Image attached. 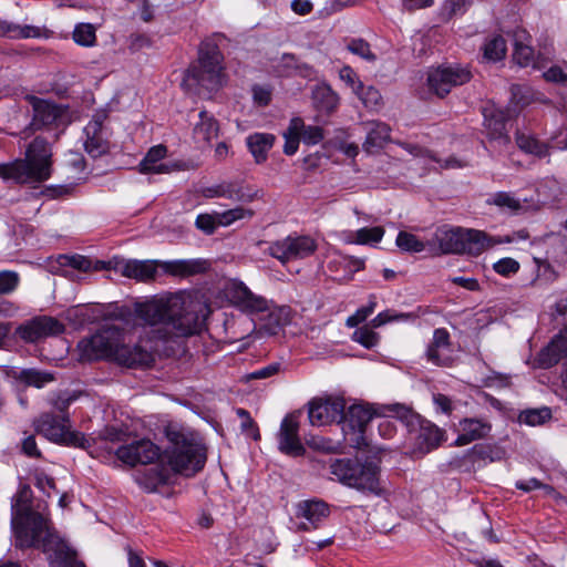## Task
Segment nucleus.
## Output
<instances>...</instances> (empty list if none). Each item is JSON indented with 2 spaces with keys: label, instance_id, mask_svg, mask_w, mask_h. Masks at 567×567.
Listing matches in <instances>:
<instances>
[{
  "label": "nucleus",
  "instance_id": "obj_21",
  "mask_svg": "<svg viewBox=\"0 0 567 567\" xmlns=\"http://www.w3.org/2000/svg\"><path fill=\"white\" fill-rule=\"evenodd\" d=\"M429 245L437 247L441 254H463V229L462 228H437Z\"/></svg>",
  "mask_w": 567,
  "mask_h": 567
},
{
  "label": "nucleus",
  "instance_id": "obj_46",
  "mask_svg": "<svg viewBox=\"0 0 567 567\" xmlns=\"http://www.w3.org/2000/svg\"><path fill=\"white\" fill-rule=\"evenodd\" d=\"M551 417V411L548 408L527 410L519 415L522 423L536 426L545 423Z\"/></svg>",
  "mask_w": 567,
  "mask_h": 567
},
{
  "label": "nucleus",
  "instance_id": "obj_37",
  "mask_svg": "<svg viewBox=\"0 0 567 567\" xmlns=\"http://www.w3.org/2000/svg\"><path fill=\"white\" fill-rule=\"evenodd\" d=\"M354 461L350 458L333 460L330 465L331 480L337 481L346 486L358 485L353 480Z\"/></svg>",
  "mask_w": 567,
  "mask_h": 567
},
{
  "label": "nucleus",
  "instance_id": "obj_27",
  "mask_svg": "<svg viewBox=\"0 0 567 567\" xmlns=\"http://www.w3.org/2000/svg\"><path fill=\"white\" fill-rule=\"evenodd\" d=\"M492 425L482 419H464L460 422L461 434L455 444L457 446L466 445L473 441L484 439L491 432Z\"/></svg>",
  "mask_w": 567,
  "mask_h": 567
},
{
  "label": "nucleus",
  "instance_id": "obj_25",
  "mask_svg": "<svg viewBox=\"0 0 567 567\" xmlns=\"http://www.w3.org/2000/svg\"><path fill=\"white\" fill-rule=\"evenodd\" d=\"M365 140L362 144L367 153H373L391 142V127L381 121H368L362 124Z\"/></svg>",
  "mask_w": 567,
  "mask_h": 567
},
{
  "label": "nucleus",
  "instance_id": "obj_42",
  "mask_svg": "<svg viewBox=\"0 0 567 567\" xmlns=\"http://www.w3.org/2000/svg\"><path fill=\"white\" fill-rule=\"evenodd\" d=\"M384 236V229L380 226L375 227H363L358 229L353 234V239L351 240L354 244L359 245H372L378 244Z\"/></svg>",
  "mask_w": 567,
  "mask_h": 567
},
{
  "label": "nucleus",
  "instance_id": "obj_34",
  "mask_svg": "<svg viewBox=\"0 0 567 567\" xmlns=\"http://www.w3.org/2000/svg\"><path fill=\"white\" fill-rule=\"evenodd\" d=\"M488 205H495L502 210H508L514 214L525 212L530 207L527 199L520 200L514 194L508 192H497L491 195L486 200Z\"/></svg>",
  "mask_w": 567,
  "mask_h": 567
},
{
  "label": "nucleus",
  "instance_id": "obj_48",
  "mask_svg": "<svg viewBox=\"0 0 567 567\" xmlns=\"http://www.w3.org/2000/svg\"><path fill=\"white\" fill-rule=\"evenodd\" d=\"M347 49L351 53H353L369 62H373L377 59L375 54L371 51L370 44L363 39L350 40L347 44Z\"/></svg>",
  "mask_w": 567,
  "mask_h": 567
},
{
  "label": "nucleus",
  "instance_id": "obj_63",
  "mask_svg": "<svg viewBox=\"0 0 567 567\" xmlns=\"http://www.w3.org/2000/svg\"><path fill=\"white\" fill-rule=\"evenodd\" d=\"M433 403L435 405L436 411L442 412L444 414H451L453 411L452 400L445 394L434 393Z\"/></svg>",
  "mask_w": 567,
  "mask_h": 567
},
{
  "label": "nucleus",
  "instance_id": "obj_31",
  "mask_svg": "<svg viewBox=\"0 0 567 567\" xmlns=\"http://www.w3.org/2000/svg\"><path fill=\"white\" fill-rule=\"evenodd\" d=\"M56 262L61 268H71L74 270H80L83 272L90 271H100L103 269H109V265L105 261L96 260L93 262L87 257L81 255H60L56 259Z\"/></svg>",
  "mask_w": 567,
  "mask_h": 567
},
{
  "label": "nucleus",
  "instance_id": "obj_44",
  "mask_svg": "<svg viewBox=\"0 0 567 567\" xmlns=\"http://www.w3.org/2000/svg\"><path fill=\"white\" fill-rule=\"evenodd\" d=\"M395 244L401 250L406 252H421L425 249V244L408 231H400Z\"/></svg>",
  "mask_w": 567,
  "mask_h": 567
},
{
  "label": "nucleus",
  "instance_id": "obj_35",
  "mask_svg": "<svg viewBox=\"0 0 567 567\" xmlns=\"http://www.w3.org/2000/svg\"><path fill=\"white\" fill-rule=\"evenodd\" d=\"M8 375L23 382L27 385H32L39 389L54 380L53 374L35 369L12 368L10 371H8Z\"/></svg>",
  "mask_w": 567,
  "mask_h": 567
},
{
  "label": "nucleus",
  "instance_id": "obj_3",
  "mask_svg": "<svg viewBox=\"0 0 567 567\" xmlns=\"http://www.w3.org/2000/svg\"><path fill=\"white\" fill-rule=\"evenodd\" d=\"M166 435L171 445L164 452V460L174 474L190 477L204 468L206 446L196 433L169 427Z\"/></svg>",
  "mask_w": 567,
  "mask_h": 567
},
{
  "label": "nucleus",
  "instance_id": "obj_22",
  "mask_svg": "<svg viewBox=\"0 0 567 567\" xmlns=\"http://www.w3.org/2000/svg\"><path fill=\"white\" fill-rule=\"evenodd\" d=\"M567 355V324L553 338L549 344L537 355V367L548 369Z\"/></svg>",
  "mask_w": 567,
  "mask_h": 567
},
{
  "label": "nucleus",
  "instance_id": "obj_57",
  "mask_svg": "<svg viewBox=\"0 0 567 567\" xmlns=\"http://www.w3.org/2000/svg\"><path fill=\"white\" fill-rule=\"evenodd\" d=\"M238 190L233 189L230 186L218 185L214 188H208L205 193L206 197H226L241 199Z\"/></svg>",
  "mask_w": 567,
  "mask_h": 567
},
{
  "label": "nucleus",
  "instance_id": "obj_28",
  "mask_svg": "<svg viewBox=\"0 0 567 567\" xmlns=\"http://www.w3.org/2000/svg\"><path fill=\"white\" fill-rule=\"evenodd\" d=\"M484 125L487 131V135L492 140H498L504 144L509 141L506 133V114L502 110L494 107L484 110Z\"/></svg>",
  "mask_w": 567,
  "mask_h": 567
},
{
  "label": "nucleus",
  "instance_id": "obj_18",
  "mask_svg": "<svg viewBox=\"0 0 567 567\" xmlns=\"http://www.w3.org/2000/svg\"><path fill=\"white\" fill-rule=\"evenodd\" d=\"M115 454L123 463L135 466L153 463L159 457V449L150 440H140L120 446Z\"/></svg>",
  "mask_w": 567,
  "mask_h": 567
},
{
  "label": "nucleus",
  "instance_id": "obj_9",
  "mask_svg": "<svg viewBox=\"0 0 567 567\" xmlns=\"http://www.w3.org/2000/svg\"><path fill=\"white\" fill-rule=\"evenodd\" d=\"M317 250L316 240L306 235H289L282 239L272 241L267 248L268 255L279 260L282 265L305 259Z\"/></svg>",
  "mask_w": 567,
  "mask_h": 567
},
{
  "label": "nucleus",
  "instance_id": "obj_61",
  "mask_svg": "<svg viewBox=\"0 0 567 567\" xmlns=\"http://www.w3.org/2000/svg\"><path fill=\"white\" fill-rule=\"evenodd\" d=\"M252 97L255 103H257L260 106H266L269 104L271 100V91L266 85H254Z\"/></svg>",
  "mask_w": 567,
  "mask_h": 567
},
{
  "label": "nucleus",
  "instance_id": "obj_60",
  "mask_svg": "<svg viewBox=\"0 0 567 567\" xmlns=\"http://www.w3.org/2000/svg\"><path fill=\"white\" fill-rule=\"evenodd\" d=\"M410 318V315L406 313H394L390 310L380 312L375 318L372 320L373 327L378 328L381 327L388 322L400 320V319H406Z\"/></svg>",
  "mask_w": 567,
  "mask_h": 567
},
{
  "label": "nucleus",
  "instance_id": "obj_41",
  "mask_svg": "<svg viewBox=\"0 0 567 567\" xmlns=\"http://www.w3.org/2000/svg\"><path fill=\"white\" fill-rule=\"evenodd\" d=\"M516 143L523 152L538 157L545 156L548 153V145L538 141L532 134L518 133L516 136Z\"/></svg>",
  "mask_w": 567,
  "mask_h": 567
},
{
  "label": "nucleus",
  "instance_id": "obj_50",
  "mask_svg": "<svg viewBox=\"0 0 567 567\" xmlns=\"http://www.w3.org/2000/svg\"><path fill=\"white\" fill-rule=\"evenodd\" d=\"M236 414L241 420L240 427L248 435L252 436L254 440H258L260 437L258 427L254 420L251 419L249 412L245 409H237Z\"/></svg>",
  "mask_w": 567,
  "mask_h": 567
},
{
  "label": "nucleus",
  "instance_id": "obj_38",
  "mask_svg": "<svg viewBox=\"0 0 567 567\" xmlns=\"http://www.w3.org/2000/svg\"><path fill=\"white\" fill-rule=\"evenodd\" d=\"M312 99L316 106L323 112H332L339 103L337 93L328 85H317L312 91Z\"/></svg>",
  "mask_w": 567,
  "mask_h": 567
},
{
  "label": "nucleus",
  "instance_id": "obj_40",
  "mask_svg": "<svg viewBox=\"0 0 567 567\" xmlns=\"http://www.w3.org/2000/svg\"><path fill=\"white\" fill-rule=\"evenodd\" d=\"M72 39L80 47L92 48L96 44V27L86 22L76 23Z\"/></svg>",
  "mask_w": 567,
  "mask_h": 567
},
{
  "label": "nucleus",
  "instance_id": "obj_14",
  "mask_svg": "<svg viewBox=\"0 0 567 567\" xmlns=\"http://www.w3.org/2000/svg\"><path fill=\"white\" fill-rule=\"evenodd\" d=\"M25 100L32 106L31 126L33 130L51 128L64 122L66 112L60 105L34 95H27Z\"/></svg>",
  "mask_w": 567,
  "mask_h": 567
},
{
  "label": "nucleus",
  "instance_id": "obj_23",
  "mask_svg": "<svg viewBox=\"0 0 567 567\" xmlns=\"http://www.w3.org/2000/svg\"><path fill=\"white\" fill-rule=\"evenodd\" d=\"M259 329L268 336L278 334L291 320L289 307H277L269 301V309L259 313Z\"/></svg>",
  "mask_w": 567,
  "mask_h": 567
},
{
  "label": "nucleus",
  "instance_id": "obj_29",
  "mask_svg": "<svg viewBox=\"0 0 567 567\" xmlns=\"http://www.w3.org/2000/svg\"><path fill=\"white\" fill-rule=\"evenodd\" d=\"M528 38L529 37L525 30H517L514 33L513 61L522 68H538L539 65L535 58L534 50L529 44L525 43Z\"/></svg>",
  "mask_w": 567,
  "mask_h": 567
},
{
  "label": "nucleus",
  "instance_id": "obj_24",
  "mask_svg": "<svg viewBox=\"0 0 567 567\" xmlns=\"http://www.w3.org/2000/svg\"><path fill=\"white\" fill-rule=\"evenodd\" d=\"M451 343L450 333L444 328L435 329L433 339L426 349V358L430 362L436 365L451 364Z\"/></svg>",
  "mask_w": 567,
  "mask_h": 567
},
{
  "label": "nucleus",
  "instance_id": "obj_13",
  "mask_svg": "<svg viewBox=\"0 0 567 567\" xmlns=\"http://www.w3.org/2000/svg\"><path fill=\"white\" fill-rule=\"evenodd\" d=\"M389 406L377 408L370 404H353L347 411L344 409L343 419L340 422L342 423L343 433L346 435L358 433L361 436L373 416L386 415L388 412L393 414Z\"/></svg>",
  "mask_w": 567,
  "mask_h": 567
},
{
  "label": "nucleus",
  "instance_id": "obj_47",
  "mask_svg": "<svg viewBox=\"0 0 567 567\" xmlns=\"http://www.w3.org/2000/svg\"><path fill=\"white\" fill-rule=\"evenodd\" d=\"M254 216V212L251 209H247L244 207H236L223 213H218V223L220 226H229L233 223L245 219V218H251Z\"/></svg>",
  "mask_w": 567,
  "mask_h": 567
},
{
  "label": "nucleus",
  "instance_id": "obj_20",
  "mask_svg": "<svg viewBox=\"0 0 567 567\" xmlns=\"http://www.w3.org/2000/svg\"><path fill=\"white\" fill-rule=\"evenodd\" d=\"M174 473L163 463L140 471L135 475L136 483L147 493L156 492L161 486L171 482Z\"/></svg>",
  "mask_w": 567,
  "mask_h": 567
},
{
  "label": "nucleus",
  "instance_id": "obj_10",
  "mask_svg": "<svg viewBox=\"0 0 567 567\" xmlns=\"http://www.w3.org/2000/svg\"><path fill=\"white\" fill-rule=\"evenodd\" d=\"M472 79L467 66L451 64L427 72V87L439 97H444L455 86L463 85Z\"/></svg>",
  "mask_w": 567,
  "mask_h": 567
},
{
  "label": "nucleus",
  "instance_id": "obj_58",
  "mask_svg": "<svg viewBox=\"0 0 567 567\" xmlns=\"http://www.w3.org/2000/svg\"><path fill=\"white\" fill-rule=\"evenodd\" d=\"M339 76L353 90L354 93L360 87H362V83L359 81L355 72L350 66H343L339 72Z\"/></svg>",
  "mask_w": 567,
  "mask_h": 567
},
{
  "label": "nucleus",
  "instance_id": "obj_49",
  "mask_svg": "<svg viewBox=\"0 0 567 567\" xmlns=\"http://www.w3.org/2000/svg\"><path fill=\"white\" fill-rule=\"evenodd\" d=\"M352 340L370 349L377 346L379 341V334L374 332L371 328L365 326L357 329L353 332Z\"/></svg>",
  "mask_w": 567,
  "mask_h": 567
},
{
  "label": "nucleus",
  "instance_id": "obj_6",
  "mask_svg": "<svg viewBox=\"0 0 567 567\" xmlns=\"http://www.w3.org/2000/svg\"><path fill=\"white\" fill-rule=\"evenodd\" d=\"M221 61L223 55L217 45L203 43L199 49L198 62L187 70L183 84L187 90L195 91L197 94H200L202 90L207 92L218 90L225 82Z\"/></svg>",
  "mask_w": 567,
  "mask_h": 567
},
{
  "label": "nucleus",
  "instance_id": "obj_8",
  "mask_svg": "<svg viewBox=\"0 0 567 567\" xmlns=\"http://www.w3.org/2000/svg\"><path fill=\"white\" fill-rule=\"evenodd\" d=\"M71 399H64L55 402V408L61 412L60 415L43 413L35 422L38 433L55 443H63L72 446H84L85 437L75 431H71L70 420L65 414L71 403Z\"/></svg>",
  "mask_w": 567,
  "mask_h": 567
},
{
  "label": "nucleus",
  "instance_id": "obj_5",
  "mask_svg": "<svg viewBox=\"0 0 567 567\" xmlns=\"http://www.w3.org/2000/svg\"><path fill=\"white\" fill-rule=\"evenodd\" d=\"M51 147L35 137L27 148L25 158L0 165V177L17 183H42L51 176Z\"/></svg>",
  "mask_w": 567,
  "mask_h": 567
},
{
  "label": "nucleus",
  "instance_id": "obj_52",
  "mask_svg": "<svg viewBox=\"0 0 567 567\" xmlns=\"http://www.w3.org/2000/svg\"><path fill=\"white\" fill-rule=\"evenodd\" d=\"M19 285V276L14 271H0V295L13 292Z\"/></svg>",
  "mask_w": 567,
  "mask_h": 567
},
{
  "label": "nucleus",
  "instance_id": "obj_56",
  "mask_svg": "<svg viewBox=\"0 0 567 567\" xmlns=\"http://www.w3.org/2000/svg\"><path fill=\"white\" fill-rule=\"evenodd\" d=\"M493 268L497 274L508 277L519 270V262L513 258H503L496 261Z\"/></svg>",
  "mask_w": 567,
  "mask_h": 567
},
{
  "label": "nucleus",
  "instance_id": "obj_45",
  "mask_svg": "<svg viewBox=\"0 0 567 567\" xmlns=\"http://www.w3.org/2000/svg\"><path fill=\"white\" fill-rule=\"evenodd\" d=\"M355 94L362 101L365 107L370 110H379L382 105V96L373 86H364L360 87Z\"/></svg>",
  "mask_w": 567,
  "mask_h": 567
},
{
  "label": "nucleus",
  "instance_id": "obj_53",
  "mask_svg": "<svg viewBox=\"0 0 567 567\" xmlns=\"http://www.w3.org/2000/svg\"><path fill=\"white\" fill-rule=\"evenodd\" d=\"M323 130L319 126H306L300 131V138L307 145H316L323 140Z\"/></svg>",
  "mask_w": 567,
  "mask_h": 567
},
{
  "label": "nucleus",
  "instance_id": "obj_1",
  "mask_svg": "<svg viewBox=\"0 0 567 567\" xmlns=\"http://www.w3.org/2000/svg\"><path fill=\"white\" fill-rule=\"evenodd\" d=\"M136 316L147 326L146 338L130 347L125 343L123 329L105 326L91 338L79 342L84 360L110 359L126 367L150 365L153 362L154 341H166L175 337H187L197 332L198 316L185 305L182 295L153 298L136 303Z\"/></svg>",
  "mask_w": 567,
  "mask_h": 567
},
{
  "label": "nucleus",
  "instance_id": "obj_39",
  "mask_svg": "<svg viewBox=\"0 0 567 567\" xmlns=\"http://www.w3.org/2000/svg\"><path fill=\"white\" fill-rule=\"evenodd\" d=\"M303 121L300 117H293L286 132L284 133L285 145L284 153L288 156L296 154L299 147L300 131H302Z\"/></svg>",
  "mask_w": 567,
  "mask_h": 567
},
{
  "label": "nucleus",
  "instance_id": "obj_36",
  "mask_svg": "<svg viewBox=\"0 0 567 567\" xmlns=\"http://www.w3.org/2000/svg\"><path fill=\"white\" fill-rule=\"evenodd\" d=\"M219 125L217 121L206 111L199 113V122L194 127V138L196 142L210 143L218 136Z\"/></svg>",
  "mask_w": 567,
  "mask_h": 567
},
{
  "label": "nucleus",
  "instance_id": "obj_19",
  "mask_svg": "<svg viewBox=\"0 0 567 567\" xmlns=\"http://www.w3.org/2000/svg\"><path fill=\"white\" fill-rule=\"evenodd\" d=\"M299 422L296 415L288 414L280 424L278 433V444L280 452L300 456L305 453V447L299 437Z\"/></svg>",
  "mask_w": 567,
  "mask_h": 567
},
{
  "label": "nucleus",
  "instance_id": "obj_64",
  "mask_svg": "<svg viewBox=\"0 0 567 567\" xmlns=\"http://www.w3.org/2000/svg\"><path fill=\"white\" fill-rule=\"evenodd\" d=\"M546 81L559 83L567 86V74L558 66H553L544 73Z\"/></svg>",
  "mask_w": 567,
  "mask_h": 567
},
{
  "label": "nucleus",
  "instance_id": "obj_4",
  "mask_svg": "<svg viewBox=\"0 0 567 567\" xmlns=\"http://www.w3.org/2000/svg\"><path fill=\"white\" fill-rule=\"evenodd\" d=\"M109 269H114L122 276L142 282L154 280L162 268L165 272L174 276H192L204 272L207 269V261L200 259L175 260L158 262L155 260H137L114 258L107 262Z\"/></svg>",
  "mask_w": 567,
  "mask_h": 567
},
{
  "label": "nucleus",
  "instance_id": "obj_11",
  "mask_svg": "<svg viewBox=\"0 0 567 567\" xmlns=\"http://www.w3.org/2000/svg\"><path fill=\"white\" fill-rule=\"evenodd\" d=\"M225 295L234 307L249 316H258L269 309V300L254 293L238 280H231L226 285Z\"/></svg>",
  "mask_w": 567,
  "mask_h": 567
},
{
  "label": "nucleus",
  "instance_id": "obj_54",
  "mask_svg": "<svg viewBox=\"0 0 567 567\" xmlns=\"http://www.w3.org/2000/svg\"><path fill=\"white\" fill-rule=\"evenodd\" d=\"M375 306L377 302L372 298L367 306L358 309L354 315L347 319V326L351 328L359 326L374 311Z\"/></svg>",
  "mask_w": 567,
  "mask_h": 567
},
{
  "label": "nucleus",
  "instance_id": "obj_55",
  "mask_svg": "<svg viewBox=\"0 0 567 567\" xmlns=\"http://www.w3.org/2000/svg\"><path fill=\"white\" fill-rule=\"evenodd\" d=\"M195 225L198 229L203 230L206 234H213L217 226H220L218 223V213L210 214H200L197 216Z\"/></svg>",
  "mask_w": 567,
  "mask_h": 567
},
{
  "label": "nucleus",
  "instance_id": "obj_43",
  "mask_svg": "<svg viewBox=\"0 0 567 567\" xmlns=\"http://www.w3.org/2000/svg\"><path fill=\"white\" fill-rule=\"evenodd\" d=\"M506 54V42L503 37L495 35L484 44V56L491 61L502 60Z\"/></svg>",
  "mask_w": 567,
  "mask_h": 567
},
{
  "label": "nucleus",
  "instance_id": "obj_62",
  "mask_svg": "<svg viewBox=\"0 0 567 567\" xmlns=\"http://www.w3.org/2000/svg\"><path fill=\"white\" fill-rule=\"evenodd\" d=\"M395 143L414 157H422V158H429V159H431V157H432L431 151H429L417 144L400 142V141L395 142Z\"/></svg>",
  "mask_w": 567,
  "mask_h": 567
},
{
  "label": "nucleus",
  "instance_id": "obj_26",
  "mask_svg": "<svg viewBox=\"0 0 567 567\" xmlns=\"http://www.w3.org/2000/svg\"><path fill=\"white\" fill-rule=\"evenodd\" d=\"M352 476L358 485H349V487L373 494L380 493L381 488L379 482V468L374 464H362L358 461H354Z\"/></svg>",
  "mask_w": 567,
  "mask_h": 567
},
{
  "label": "nucleus",
  "instance_id": "obj_2",
  "mask_svg": "<svg viewBox=\"0 0 567 567\" xmlns=\"http://www.w3.org/2000/svg\"><path fill=\"white\" fill-rule=\"evenodd\" d=\"M32 491L22 485L12 498L11 524L16 535V545L24 547L41 546L49 555L51 567H85L76 558V553L51 528L42 514L31 509Z\"/></svg>",
  "mask_w": 567,
  "mask_h": 567
},
{
  "label": "nucleus",
  "instance_id": "obj_51",
  "mask_svg": "<svg viewBox=\"0 0 567 567\" xmlns=\"http://www.w3.org/2000/svg\"><path fill=\"white\" fill-rule=\"evenodd\" d=\"M515 486L518 489L526 492V493L540 488L545 492L546 495H550V496L556 495V491L554 487H551L550 485H547V484H543L537 478H529L526 481H517L515 483Z\"/></svg>",
  "mask_w": 567,
  "mask_h": 567
},
{
  "label": "nucleus",
  "instance_id": "obj_16",
  "mask_svg": "<svg viewBox=\"0 0 567 567\" xmlns=\"http://www.w3.org/2000/svg\"><path fill=\"white\" fill-rule=\"evenodd\" d=\"M296 518L299 520L297 530L310 532L317 529L329 517V505L321 499H306L296 505Z\"/></svg>",
  "mask_w": 567,
  "mask_h": 567
},
{
  "label": "nucleus",
  "instance_id": "obj_32",
  "mask_svg": "<svg viewBox=\"0 0 567 567\" xmlns=\"http://www.w3.org/2000/svg\"><path fill=\"white\" fill-rule=\"evenodd\" d=\"M167 153L166 146L159 144L148 150L145 157L140 163V172L143 174H164L168 173V165L159 163Z\"/></svg>",
  "mask_w": 567,
  "mask_h": 567
},
{
  "label": "nucleus",
  "instance_id": "obj_17",
  "mask_svg": "<svg viewBox=\"0 0 567 567\" xmlns=\"http://www.w3.org/2000/svg\"><path fill=\"white\" fill-rule=\"evenodd\" d=\"M527 233L519 230L513 236L488 237L484 231L475 229H463L464 250L463 254L477 256L485 249L499 244L513 243L516 239H526Z\"/></svg>",
  "mask_w": 567,
  "mask_h": 567
},
{
  "label": "nucleus",
  "instance_id": "obj_12",
  "mask_svg": "<svg viewBox=\"0 0 567 567\" xmlns=\"http://www.w3.org/2000/svg\"><path fill=\"white\" fill-rule=\"evenodd\" d=\"M346 402L339 396L313 398L308 403V417L312 426H324L340 423L343 419Z\"/></svg>",
  "mask_w": 567,
  "mask_h": 567
},
{
  "label": "nucleus",
  "instance_id": "obj_59",
  "mask_svg": "<svg viewBox=\"0 0 567 567\" xmlns=\"http://www.w3.org/2000/svg\"><path fill=\"white\" fill-rule=\"evenodd\" d=\"M410 318V315L406 313H394L390 310L380 312L375 318L372 320L373 327L378 328L381 327L388 322L400 320V319H406Z\"/></svg>",
  "mask_w": 567,
  "mask_h": 567
},
{
  "label": "nucleus",
  "instance_id": "obj_30",
  "mask_svg": "<svg viewBox=\"0 0 567 567\" xmlns=\"http://www.w3.org/2000/svg\"><path fill=\"white\" fill-rule=\"evenodd\" d=\"M275 141L276 136L270 133H254L247 136V147L257 164L267 161L268 152L272 148Z\"/></svg>",
  "mask_w": 567,
  "mask_h": 567
},
{
  "label": "nucleus",
  "instance_id": "obj_33",
  "mask_svg": "<svg viewBox=\"0 0 567 567\" xmlns=\"http://www.w3.org/2000/svg\"><path fill=\"white\" fill-rule=\"evenodd\" d=\"M87 138L84 143L85 151L92 157H99L109 150L107 141L102 136L101 123L97 121L90 122L85 127Z\"/></svg>",
  "mask_w": 567,
  "mask_h": 567
},
{
  "label": "nucleus",
  "instance_id": "obj_15",
  "mask_svg": "<svg viewBox=\"0 0 567 567\" xmlns=\"http://www.w3.org/2000/svg\"><path fill=\"white\" fill-rule=\"evenodd\" d=\"M64 326L56 319L47 316L35 317L21 323L16 329V334L28 343L40 339L62 333Z\"/></svg>",
  "mask_w": 567,
  "mask_h": 567
},
{
  "label": "nucleus",
  "instance_id": "obj_7",
  "mask_svg": "<svg viewBox=\"0 0 567 567\" xmlns=\"http://www.w3.org/2000/svg\"><path fill=\"white\" fill-rule=\"evenodd\" d=\"M389 410L405 425L410 439L414 442V453L426 454L439 447L445 440L444 430L423 419L412 409L402 404H392Z\"/></svg>",
  "mask_w": 567,
  "mask_h": 567
}]
</instances>
